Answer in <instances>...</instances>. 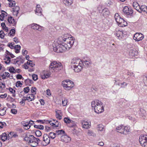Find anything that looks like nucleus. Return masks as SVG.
Instances as JSON below:
<instances>
[{"label": "nucleus", "instance_id": "f257e3e1", "mask_svg": "<svg viewBox=\"0 0 147 147\" xmlns=\"http://www.w3.org/2000/svg\"><path fill=\"white\" fill-rule=\"evenodd\" d=\"M75 40L74 38L71 35H64L54 43L53 49L57 53H62L68 50L73 46Z\"/></svg>", "mask_w": 147, "mask_h": 147}, {"label": "nucleus", "instance_id": "f03ea898", "mask_svg": "<svg viewBox=\"0 0 147 147\" xmlns=\"http://www.w3.org/2000/svg\"><path fill=\"white\" fill-rule=\"evenodd\" d=\"M91 106L92 109L97 113H100L104 111L103 103L101 101L96 100L91 102Z\"/></svg>", "mask_w": 147, "mask_h": 147}, {"label": "nucleus", "instance_id": "7ed1b4c3", "mask_svg": "<svg viewBox=\"0 0 147 147\" xmlns=\"http://www.w3.org/2000/svg\"><path fill=\"white\" fill-rule=\"evenodd\" d=\"M71 63L72 67L75 72H79L82 70L84 64L80 59L74 58L71 60Z\"/></svg>", "mask_w": 147, "mask_h": 147}, {"label": "nucleus", "instance_id": "20e7f679", "mask_svg": "<svg viewBox=\"0 0 147 147\" xmlns=\"http://www.w3.org/2000/svg\"><path fill=\"white\" fill-rule=\"evenodd\" d=\"M24 140L29 145L33 147L38 146L40 141L39 138H35L33 135L28 134L26 135Z\"/></svg>", "mask_w": 147, "mask_h": 147}, {"label": "nucleus", "instance_id": "39448f33", "mask_svg": "<svg viewBox=\"0 0 147 147\" xmlns=\"http://www.w3.org/2000/svg\"><path fill=\"white\" fill-rule=\"evenodd\" d=\"M63 68L62 64L60 62L54 61L51 63L50 65L49 69H52L55 72H58Z\"/></svg>", "mask_w": 147, "mask_h": 147}, {"label": "nucleus", "instance_id": "423d86ee", "mask_svg": "<svg viewBox=\"0 0 147 147\" xmlns=\"http://www.w3.org/2000/svg\"><path fill=\"white\" fill-rule=\"evenodd\" d=\"M62 86L64 90L69 91L74 87V82L71 80H66L62 82Z\"/></svg>", "mask_w": 147, "mask_h": 147}, {"label": "nucleus", "instance_id": "0eeeda50", "mask_svg": "<svg viewBox=\"0 0 147 147\" xmlns=\"http://www.w3.org/2000/svg\"><path fill=\"white\" fill-rule=\"evenodd\" d=\"M114 17L116 21L119 26L123 27L127 26V22L121 18L118 13L115 14Z\"/></svg>", "mask_w": 147, "mask_h": 147}, {"label": "nucleus", "instance_id": "6e6552de", "mask_svg": "<svg viewBox=\"0 0 147 147\" xmlns=\"http://www.w3.org/2000/svg\"><path fill=\"white\" fill-rule=\"evenodd\" d=\"M139 142L141 145L144 147H147V136L141 135L139 139Z\"/></svg>", "mask_w": 147, "mask_h": 147}, {"label": "nucleus", "instance_id": "1a4fd4ad", "mask_svg": "<svg viewBox=\"0 0 147 147\" xmlns=\"http://www.w3.org/2000/svg\"><path fill=\"white\" fill-rule=\"evenodd\" d=\"M43 139L42 144L43 146H47L50 143V138L47 134H45L43 135Z\"/></svg>", "mask_w": 147, "mask_h": 147}, {"label": "nucleus", "instance_id": "9d476101", "mask_svg": "<svg viewBox=\"0 0 147 147\" xmlns=\"http://www.w3.org/2000/svg\"><path fill=\"white\" fill-rule=\"evenodd\" d=\"M144 38V35L141 33H136L134 35L133 38L136 41H139L142 40Z\"/></svg>", "mask_w": 147, "mask_h": 147}, {"label": "nucleus", "instance_id": "9b49d317", "mask_svg": "<svg viewBox=\"0 0 147 147\" xmlns=\"http://www.w3.org/2000/svg\"><path fill=\"white\" fill-rule=\"evenodd\" d=\"M61 141L64 143H68L70 142L71 138L70 137L67 135L66 134L62 135L60 137Z\"/></svg>", "mask_w": 147, "mask_h": 147}, {"label": "nucleus", "instance_id": "f8f14e48", "mask_svg": "<svg viewBox=\"0 0 147 147\" xmlns=\"http://www.w3.org/2000/svg\"><path fill=\"white\" fill-rule=\"evenodd\" d=\"M123 11L125 14L128 15H131L133 13L131 8L128 6H125L123 8Z\"/></svg>", "mask_w": 147, "mask_h": 147}, {"label": "nucleus", "instance_id": "ddd939ff", "mask_svg": "<svg viewBox=\"0 0 147 147\" xmlns=\"http://www.w3.org/2000/svg\"><path fill=\"white\" fill-rule=\"evenodd\" d=\"M31 28L34 30H38V31H41L43 29V28L38 25L36 24L33 23L31 25Z\"/></svg>", "mask_w": 147, "mask_h": 147}, {"label": "nucleus", "instance_id": "4468645a", "mask_svg": "<svg viewBox=\"0 0 147 147\" xmlns=\"http://www.w3.org/2000/svg\"><path fill=\"white\" fill-rule=\"evenodd\" d=\"M115 34L117 37L118 39H119L123 38L125 35L122 31L119 30L116 31Z\"/></svg>", "mask_w": 147, "mask_h": 147}, {"label": "nucleus", "instance_id": "2eb2a0df", "mask_svg": "<svg viewBox=\"0 0 147 147\" xmlns=\"http://www.w3.org/2000/svg\"><path fill=\"white\" fill-rule=\"evenodd\" d=\"M56 113L55 117L57 119L59 120H61L62 118V116L63 115V113L61 110L56 109L55 110Z\"/></svg>", "mask_w": 147, "mask_h": 147}, {"label": "nucleus", "instance_id": "dca6fc26", "mask_svg": "<svg viewBox=\"0 0 147 147\" xmlns=\"http://www.w3.org/2000/svg\"><path fill=\"white\" fill-rule=\"evenodd\" d=\"M123 131H120V133L121 134H127L130 131V129L129 126H123Z\"/></svg>", "mask_w": 147, "mask_h": 147}, {"label": "nucleus", "instance_id": "f3484780", "mask_svg": "<svg viewBox=\"0 0 147 147\" xmlns=\"http://www.w3.org/2000/svg\"><path fill=\"white\" fill-rule=\"evenodd\" d=\"M51 74L48 71H43L42 74L41 75V78L43 79H47L49 77Z\"/></svg>", "mask_w": 147, "mask_h": 147}, {"label": "nucleus", "instance_id": "a211bd4d", "mask_svg": "<svg viewBox=\"0 0 147 147\" xmlns=\"http://www.w3.org/2000/svg\"><path fill=\"white\" fill-rule=\"evenodd\" d=\"M138 54V51L136 50L131 49L129 52V55L130 58L136 57Z\"/></svg>", "mask_w": 147, "mask_h": 147}, {"label": "nucleus", "instance_id": "6ab92c4d", "mask_svg": "<svg viewBox=\"0 0 147 147\" xmlns=\"http://www.w3.org/2000/svg\"><path fill=\"white\" fill-rule=\"evenodd\" d=\"M83 127L85 129L89 128L91 126V123L86 121H84L82 122Z\"/></svg>", "mask_w": 147, "mask_h": 147}, {"label": "nucleus", "instance_id": "aec40b11", "mask_svg": "<svg viewBox=\"0 0 147 147\" xmlns=\"http://www.w3.org/2000/svg\"><path fill=\"white\" fill-rule=\"evenodd\" d=\"M35 12V13L38 16H41L42 15V9L40 5H37Z\"/></svg>", "mask_w": 147, "mask_h": 147}, {"label": "nucleus", "instance_id": "412c9836", "mask_svg": "<svg viewBox=\"0 0 147 147\" xmlns=\"http://www.w3.org/2000/svg\"><path fill=\"white\" fill-rule=\"evenodd\" d=\"M26 99L28 101H31L34 100V94H28L27 95Z\"/></svg>", "mask_w": 147, "mask_h": 147}, {"label": "nucleus", "instance_id": "4be33fe9", "mask_svg": "<svg viewBox=\"0 0 147 147\" xmlns=\"http://www.w3.org/2000/svg\"><path fill=\"white\" fill-rule=\"evenodd\" d=\"M63 121L65 123H73V125L71 126H69V127H73L74 126V125H75V123H74V122L72 120H71L68 117H65L63 119Z\"/></svg>", "mask_w": 147, "mask_h": 147}, {"label": "nucleus", "instance_id": "5701e85b", "mask_svg": "<svg viewBox=\"0 0 147 147\" xmlns=\"http://www.w3.org/2000/svg\"><path fill=\"white\" fill-rule=\"evenodd\" d=\"M7 20L9 23L12 24V26H16V22L15 21L14 19L11 16L8 17Z\"/></svg>", "mask_w": 147, "mask_h": 147}, {"label": "nucleus", "instance_id": "b1692460", "mask_svg": "<svg viewBox=\"0 0 147 147\" xmlns=\"http://www.w3.org/2000/svg\"><path fill=\"white\" fill-rule=\"evenodd\" d=\"M13 14L14 15L17 16L18 13L20 8L18 6H16L13 7Z\"/></svg>", "mask_w": 147, "mask_h": 147}, {"label": "nucleus", "instance_id": "393cba45", "mask_svg": "<svg viewBox=\"0 0 147 147\" xmlns=\"http://www.w3.org/2000/svg\"><path fill=\"white\" fill-rule=\"evenodd\" d=\"M49 123L51 125H52V126H53L55 127H58L59 125V122L58 121H56V120H53L52 121H51Z\"/></svg>", "mask_w": 147, "mask_h": 147}, {"label": "nucleus", "instance_id": "a878e982", "mask_svg": "<svg viewBox=\"0 0 147 147\" xmlns=\"http://www.w3.org/2000/svg\"><path fill=\"white\" fill-rule=\"evenodd\" d=\"M73 0H63V3L67 6H70L72 3Z\"/></svg>", "mask_w": 147, "mask_h": 147}, {"label": "nucleus", "instance_id": "bb28decb", "mask_svg": "<svg viewBox=\"0 0 147 147\" xmlns=\"http://www.w3.org/2000/svg\"><path fill=\"white\" fill-rule=\"evenodd\" d=\"M18 136L17 134L15 132H11L9 133L8 136V139L11 138H16Z\"/></svg>", "mask_w": 147, "mask_h": 147}, {"label": "nucleus", "instance_id": "cd10ccee", "mask_svg": "<svg viewBox=\"0 0 147 147\" xmlns=\"http://www.w3.org/2000/svg\"><path fill=\"white\" fill-rule=\"evenodd\" d=\"M7 15V13L6 12L2 11L1 14L0 15V20L1 21L3 20Z\"/></svg>", "mask_w": 147, "mask_h": 147}, {"label": "nucleus", "instance_id": "c85d7f7f", "mask_svg": "<svg viewBox=\"0 0 147 147\" xmlns=\"http://www.w3.org/2000/svg\"><path fill=\"white\" fill-rule=\"evenodd\" d=\"M56 132L58 136H60L61 137L62 135H64L66 134L64 131L63 129L57 130Z\"/></svg>", "mask_w": 147, "mask_h": 147}, {"label": "nucleus", "instance_id": "c756f323", "mask_svg": "<svg viewBox=\"0 0 147 147\" xmlns=\"http://www.w3.org/2000/svg\"><path fill=\"white\" fill-rule=\"evenodd\" d=\"M102 13L104 16H107L109 15V11L107 8H105L102 10Z\"/></svg>", "mask_w": 147, "mask_h": 147}, {"label": "nucleus", "instance_id": "7c9ffc66", "mask_svg": "<svg viewBox=\"0 0 147 147\" xmlns=\"http://www.w3.org/2000/svg\"><path fill=\"white\" fill-rule=\"evenodd\" d=\"M0 138L2 141H5L8 138V137L7 136V134L4 133H3L0 136Z\"/></svg>", "mask_w": 147, "mask_h": 147}, {"label": "nucleus", "instance_id": "2f4dec72", "mask_svg": "<svg viewBox=\"0 0 147 147\" xmlns=\"http://www.w3.org/2000/svg\"><path fill=\"white\" fill-rule=\"evenodd\" d=\"M123 126L122 125H121L116 127V131L120 133V131H123Z\"/></svg>", "mask_w": 147, "mask_h": 147}, {"label": "nucleus", "instance_id": "473e14b6", "mask_svg": "<svg viewBox=\"0 0 147 147\" xmlns=\"http://www.w3.org/2000/svg\"><path fill=\"white\" fill-rule=\"evenodd\" d=\"M15 30L14 29H11L9 32L8 34L9 36L10 37H13L14 36L15 34Z\"/></svg>", "mask_w": 147, "mask_h": 147}, {"label": "nucleus", "instance_id": "72a5a7b5", "mask_svg": "<svg viewBox=\"0 0 147 147\" xmlns=\"http://www.w3.org/2000/svg\"><path fill=\"white\" fill-rule=\"evenodd\" d=\"M23 126L25 129L27 130L30 128V125H29L28 122H26L23 124Z\"/></svg>", "mask_w": 147, "mask_h": 147}, {"label": "nucleus", "instance_id": "f704fd0d", "mask_svg": "<svg viewBox=\"0 0 147 147\" xmlns=\"http://www.w3.org/2000/svg\"><path fill=\"white\" fill-rule=\"evenodd\" d=\"M104 129V126L102 124H99L97 125V130L99 131H102Z\"/></svg>", "mask_w": 147, "mask_h": 147}, {"label": "nucleus", "instance_id": "c9c22d12", "mask_svg": "<svg viewBox=\"0 0 147 147\" xmlns=\"http://www.w3.org/2000/svg\"><path fill=\"white\" fill-rule=\"evenodd\" d=\"M11 61V58L9 57H7L4 59V62L6 64H8Z\"/></svg>", "mask_w": 147, "mask_h": 147}, {"label": "nucleus", "instance_id": "e433bc0d", "mask_svg": "<svg viewBox=\"0 0 147 147\" xmlns=\"http://www.w3.org/2000/svg\"><path fill=\"white\" fill-rule=\"evenodd\" d=\"M6 112V108L4 107L0 110V115L3 116L4 115Z\"/></svg>", "mask_w": 147, "mask_h": 147}, {"label": "nucleus", "instance_id": "4c0bfd02", "mask_svg": "<svg viewBox=\"0 0 147 147\" xmlns=\"http://www.w3.org/2000/svg\"><path fill=\"white\" fill-rule=\"evenodd\" d=\"M140 11L141 12L142 11H143L147 13V7L144 5L141 6Z\"/></svg>", "mask_w": 147, "mask_h": 147}, {"label": "nucleus", "instance_id": "58836bf2", "mask_svg": "<svg viewBox=\"0 0 147 147\" xmlns=\"http://www.w3.org/2000/svg\"><path fill=\"white\" fill-rule=\"evenodd\" d=\"M14 48L16 50L15 52L16 53H18L20 52L21 47L19 45H17L15 46Z\"/></svg>", "mask_w": 147, "mask_h": 147}, {"label": "nucleus", "instance_id": "ea45409f", "mask_svg": "<svg viewBox=\"0 0 147 147\" xmlns=\"http://www.w3.org/2000/svg\"><path fill=\"white\" fill-rule=\"evenodd\" d=\"M67 103V99L66 98H64L62 99V105L63 106L66 105Z\"/></svg>", "mask_w": 147, "mask_h": 147}, {"label": "nucleus", "instance_id": "a19ab883", "mask_svg": "<svg viewBox=\"0 0 147 147\" xmlns=\"http://www.w3.org/2000/svg\"><path fill=\"white\" fill-rule=\"evenodd\" d=\"M87 134L90 136H92L93 137L96 136V134L91 130H88L87 132Z\"/></svg>", "mask_w": 147, "mask_h": 147}, {"label": "nucleus", "instance_id": "79ce46f5", "mask_svg": "<svg viewBox=\"0 0 147 147\" xmlns=\"http://www.w3.org/2000/svg\"><path fill=\"white\" fill-rule=\"evenodd\" d=\"M48 136L50 138H51L54 139L56 137V134L54 132H51L49 133V135Z\"/></svg>", "mask_w": 147, "mask_h": 147}, {"label": "nucleus", "instance_id": "37998d69", "mask_svg": "<svg viewBox=\"0 0 147 147\" xmlns=\"http://www.w3.org/2000/svg\"><path fill=\"white\" fill-rule=\"evenodd\" d=\"M83 64H84L86 65H89L92 63V62L90 60H88L84 61L83 62Z\"/></svg>", "mask_w": 147, "mask_h": 147}, {"label": "nucleus", "instance_id": "c03bdc74", "mask_svg": "<svg viewBox=\"0 0 147 147\" xmlns=\"http://www.w3.org/2000/svg\"><path fill=\"white\" fill-rule=\"evenodd\" d=\"M34 127L36 128H38L40 129H44V126L41 125H35L34 126Z\"/></svg>", "mask_w": 147, "mask_h": 147}, {"label": "nucleus", "instance_id": "a18cd8bd", "mask_svg": "<svg viewBox=\"0 0 147 147\" xmlns=\"http://www.w3.org/2000/svg\"><path fill=\"white\" fill-rule=\"evenodd\" d=\"M26 100V97L24 96L22 98V100L20 102V103L22 105L23 104L24 105L25 101Z\"/></svg>", "mask_w": 147, "mask_h": 147}, {"label": "nucleus", "instance_id": "49530a36", "mask_svg": "<svg viewBox=\"0 0 147 147\" xmlns=\"http://www.w3.org/2000/svg\"><path fill=\"white\" fill-rule=\"evenodd\" d=\"M30 90V89L29 87L27 86V87H25L24 88V92L26 93H28Z\"/></svg>", "mask_w": 147, "mask_h": 147}, {"label": "nucleus", "instance_id": "de8ad7c7", "mask_svg": "<svg viewBox=\"0 0 147 147\" xmlns=\"http://www.w3.org/2000/svg\"><path fill=\"white\" fill-rule=\"evenodd\" d=\"M35 133L37 137H40L42 135V133L39 130H37L35 131Z\"/></svg>", "mask_w": 147, "mask_h": 147}, {"label": "nucleus", "instance_id": "09e8293b", "mask_svg": "<svg viewBox=\"0 0 147 147\" xmlns=\"http://www.w3.org/2000/svg\"><path fill=\"white\" fill-rule=\"evenodd\" d=\"M36 89L35 87H32L31 88V92L32 93V94H34H34H36Z\"/></svg>", "mask_w": 147, "mask_h": 147}, {"label": "nucleus", "instance_id": "8fccbe9b", "mask_svg": "<svg viewBox=\"0 0 147 147\" xmlns=\"http://www.w3.org/2000/svg\"><path fill=\"white\" fill-rule=\"evenodd\" d=\"M6 77H9V74L8 72H5L4 73L2 76V77L3 78H6Z\"/></svg>", "mask_w": 147, "mask_h": 147}, {"label": "nucleus", "instance_id": "3c124183", "mask_svg": "<svg viewBox=\"0 0 147 147\" xmlns=\"http://www.w3.org/2000/svg\"><path fill=\"white\" fill-rule=\"evenodd\" d=\"M27 64L28 65H30V66L32 67L34 65V64L33 63L32 61L31 60H28L27 62Z\"/></svg>", "mask_w": 147, "mask_h": 147}, {"label": "nucleus", "instance_id": "603ef678", "mask_svg": "<svg viewBox=\"0 0 147 147\" xmlns=\"http://www.w3.org/2000/svg\"><path fill=\"white\" fill-rule=\"evenodd\" d=\"M118 85L119 86H120L121 88H125L127 86V84L126 83L124 82L123 83H119Z\"/></svg>", "mask_w": 147, "mask_h": 147}, {"label": "nucleus", "instance_id": "864d4df0", "mask_svg": "<svg viewBox=\"0 0 147 147\" xmlns=\"http://www.w3.org/2000/svg\"><path fill=\"white\" fill-rule=\"evenodd\" d=\"M9 72L12 73H14L15 69L13 67H10L9 69Z\"/></svg>", "mask_w": 147, "mask_h": 147}, {"label": "nucleus", "instance_id": "5fc2aeb1", "mask_svg": "<svg viewBox=\"0 0 147 147\" xmlns=\"http://www.w3.org/2000/svg\"><path fill=\"white\" fill-rule=\"evenodd\" d=\"M18 58L17 59H15L14 60V63L15 64L18 63L19 64V63H20L21 62L23 63V62H22V59H20V60H18Z\"/></svg>", "mask_w": 147, "mask_h": 147}, {"label": "nucleus", "instance_id": "6e6d98bb", "mask_svg": "<svg viewBox=\"0 0 147 147\" xmlns=\"http://www.w3.org/2000/svg\"><path fill=\"white\" fill-rule=\"evenodd\" d=\"M5 33L2 30L0 31V37L1 38H3L4 37Z\"/></svg>", "mask_w": 147, "mask_h": 147}, {"label": "nucleus", "instance_id": "4d7b16f0", "mask_svg": "<svg viewBox=\"0 0 147 147\" xmlns=\"http://www.w3.org/2000/svg\"><path fill=\"white\" fill-rule=\"evenodd\" d=\"M32 77L33 80L34 81L38 79L37 75L35 74H33L32 76Z\"/></svg>", "mask_w": 147, "mask_h": 147}, {"label": "nucleus", "instance_id": "13d9d810", "mask_svg": "<svg viewBox=\"0 0 147 147\" xmlns=\"http://www.w3.org/2000/svg\"><path fill=\"white\" fill-rule=\"evenodd\" d=\"M6 125V124L5 122H0V127L2 128Z\"/></svg>", "mask_w": 147, "mask_h": 147}, {"label": "nucleus", "instance_id": "bf43d9fd", "mask_svg": "<svg viewBox=\"0 0 147 147\" xmlns=\"http://www.w3.org/2000/svg\"><path fill=\"white\" fill-rule=\"evenodd\" d=\"M16 4L15 2L14 1H13L11 3H10L9 4V6L10 7H12L15 5Z\"/></svg>", "mask_w": 147, "mask_h": 147}, {"label": "nucleus", "instance_id": "052dcab7", "mask_svg": "<svg viewBox=\"0 0 147 147\" xmlns=\"http://www.w3.org/2000/svg\"><path fill=\"white\" fill-rule=\"evenodd\" d=\"M7 94L6 93H5L4 94H1L0 95V99L1 98H5L7 96Z\"/></svg>", "mask_w": 147, "mask_h": 147}, {"label": "nucleus", "instance_id": "680f3d73", "mask_svg": "<svg viewBox=\"0 0 147 147\" xmlns=\"http://www.w3.org/2000/svg\"><path fill=\"white\" fill-rule=\"evenodd\" d=\"M126 71H127V74L128 75H130L132 77L135 76V75L133 72H130L129 74V73L128 72H129V71L128 70H127Z\"/></svg>", "mask_w": 147, "mask_h": 147}, {"label": "nucleus", "instance_id": "e2e57ef3", "mask_svg": "<svg viewBox=\"0 0 147 147\" xmlns=\"http://www.w3.org/2000/svg\"><path fill=\"white\" fill-rule=\"evenodd\" d=\"M11 113L13 114H16L17 113V110L15 109H12L11 110Z\"/></svg>", "mask_w": 147, "mask_h": 147}, {"label": "nucleus", "instance_id": "0e129e2a", "mask_svg": "<svg viewBox=\"0 0 147 147\" xmlns=\"http://www.w3.org/2000/svg\"><path fill=\"white\" fill-rule=\"evenodd\" d=\"M135 9L137 10L139 12L141 13V6L140 7L138 4L136 8Z\"/></svg>", "mask_w": 147, "mask_h": 147}, {"label": "nucleus", "instance_id": "69168bd1", "mask_svg": "<svg viewBox=\"0 0 147 147\" xmlns=\"http://www.w3.org/2000/svg\"><path fill=\"white\" fill-rule=\"evenodd\" d=\"M13 41L15 42L16 43H18L19 42V40L18 38L16 37L14 38H13Z\"/></svg>", "mask_w": 147, "mask_h": 147}, {"label": "nucleus", "instance_id": "338daca9", "mask_svg": "<svg viewBox=\"0 0 147 147\" xmlns=\"http://www.w3.org/2000/svg\"><path fill=\"white\" fill-rule=\"evenodd\" d=\"M9 91L12 94H14L15 92V90H14L12 88H9Z\"/></svg>", "mask_w": 147, "mask_h": 147}, {"label": "nucleus", "instance_id": "774afa93", "mask_svg": "<svg viewBox=\"0 0 147 147\" xmlns=\"http://www.w3.org/2000/svg\"><path fill=\"white\" fill-rule=\"evenodd\" d=\"M8 46L11 49H14V48L15 46H13V45L11 43H9L8 45Z\"/></svg>", "mask_w": 147, "mask_h": 147}]
</instances>
